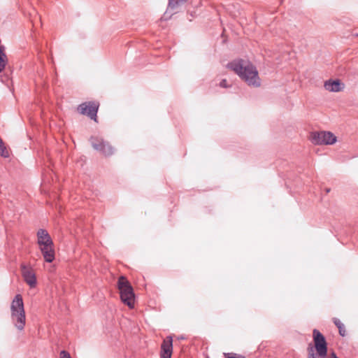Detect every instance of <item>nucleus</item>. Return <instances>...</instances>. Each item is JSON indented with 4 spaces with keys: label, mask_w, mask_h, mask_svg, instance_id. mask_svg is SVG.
Returning a JSON list of instances; mask_svg holds the SVG:
<instances>
[{
    "label": "nucleus",
    "mask_w": 358,
    "mask_h": 358,
    "mask_svg": "<svg viewBox=\"0 0 358 358\" xmlns=\"http://www.w3.org/2000/svg\"><path fill=\"white\" fill-rule=\"evenodd\" d=\"M227 66L238 75L249 86L258 87L261 85L256 67L248 61L242 59H235L228 63Z\"/></svg>",
    "instance_id": "1"
},
{
    "label": "nucleus",
    "mask_w": 358,
    "mask_h": 358,
    "mask_svg": "<svg viewBox=\"0 0 358 358\" xmlns=\"http://www.w3.org/2000/svg\"><path fill=\"white\" fill-rule=\"evenodd\" d=\"M11 320L15 327L20 331L24 329L26 323L25 311L22 296L16 294L10 305Z\"/></svg>",
    "instance_id": "2"
},
{
    "label": "nucleus",
    "mask_w": 358,
    "mask_h": 358,
    "mask_svg": "<svg viewBox=\"0 0 358 358\" xmlns=\"http://www.w3.org/2000/svg\"><path fill=\"white\" fill-rule=\"evenodd\" d=\"M314 348L309 345L308 347V358H325L327 355L328 348L325 337L317 329L313 331Z\"/></svg>",
    "instance_id": "3"
},
{
    "label": "nucleus",
    "mask_w": 358,
    "mask_h": 358,
    "mask_svg": "<svg viewBox=\"0 0 358 358\" xmlns=\"http://www.w3.org/2000/svg\"><path fill=\"white\" fill-rule=\"evenodd\" d=\"M121 301L129 308L134 306L135 294L132 286L126 277L121 275L117 280Z\"/></svg>",
    "instance_id": "4"
},
{
    "label": "nucleus",
    "mask_w": 358,
    "mask_h": 358,
    "mask_svg": "<svg viewBox=\"0 0 358 358\" xmlns=\"http://www.w3.org/2000/svg\"><path fill=\"white\" fill-rule=\"evenodd\" d=\"M310 140L315 145H333L336 142V136L331 131H313L310 134Z\"/></svg>",
    "instance_id": "5"
},
{
    "label": "nucleus",
    "mask_w": 358,
    "mask_h": 358,
    "mask_svg": "<svg viewBox=\"0 0 358 358\" xmlns=\"http://www.w3.org/2000/svg\"><path fill=\"white\" fill-rule=\"evenodd\" d=\"M90 141L93 148L100 152L102 155L108 157L113 154L114 148L108 142L105 141L102 138L92 136Z\"/></svg>",
    "instance_id": "6"
},
{
    "label": "nucleus",
    "mask_w": 358,
    "mask_h": 358,
    "mask_svg": "<svg viewBox=\"0 0 358 358\" xmlns=\"http://www.w3.org/2000/svg\"><path fill=\"white\" fill-rule=\"evenodd\" d=\"M99 104L95 101H87L80 104L78 106V111L82 114L87 115L91 120L97 122V112Z\"/></svg>",
    "instance_id": "7"
},
{
    "label": "nucleus",
    "mask_w": 358,
    "mask_h": 358,
    "mask_svg": "<svg viewBox=\"0 0 358 358\" xmlns=\"http://www.w3.org/2000/svg\"><path fill=\"white\" fill-rule=\"evenodd\" d=\"M22 275L25 282L30 287L34 288L36 285V277L31 268H29L25 265L21 266Z\"/></svg>",
    "instance_id": "8"
},
{
    "label": "nucleus",
    "mask_w": 358,
    "mask_h": 358,
    "mask_svg": "<svg viewBox=\"0 0 358 358\" xmlns=\"http://www.w3.org/2000/svg\"><path fill=\"white\" fill-rule=\"evenodd\" d=\"M38 245L45 261L48 263L52 262L55 257L54 243H48Z\"/></svg>",
    "instance_id": "9"
},
{
    "label": "nucleus",
    "mask_w": 358,
    "mask_h": 358,
    "mask_svg": "<svg viewBox=\"0 0 358 358\" xmlns=\"http://www.w3.org/2000/svg\"><path fill=\"white\" fill-rule=\"evenodd\" d=\"M173 352V339L167 336L161 345L160 358H171Z\"/></svg>",
    "instance_id": "10"
},
{
    "label": "nucleus",
    "mask_w": 358,
    "mask_h": 358,
    "mask_svg": "<svg viewBox=\"0 0 358 358\" xmlns=\"http://www.w3.org/2000/svg\"><path fill=\"white\" fill-rule=\"evenodd\" d=\"M324 87L326 90L332 92H342L345 88V84L339 79H329L324 82Z\"/></svg>",
    "instance_id": "11"
},
{
    "label": "nucleus",
    "mask_w": 358,
    "mask_h": 358,
    "mask_svg": "<svg viewBox=\"0 0 358 358\" xmlns=\"http://www.w3.org/2000/svg\"><path fill=\"white\" fill-rule=\"evenodd\" d=\"M37 243L38 245H42L45 243H52V239L48 231L43 229H40L37 231Z\"/></svg>",
    "instance_id": "12"
},
{
    "label": "nucleus",
    "mask_w": 358,
    "mask_h": 358,
    "mask_svg": "<svg viewBox=\"0 0 358 358\" xmlns=\"http://www.w3.org/2000/svg\"><path fill=\"white\" fill-rule=\"evenodd\" d=\"M5 49L3 45H0V73L6 69L8 62Z\"/></svg>",
    "instance_id": "13"
},
{
    "label": "nucleus",
    "mask_w": 358,
    "mask_h": 358,
    "mask_svg": "<svg viewBox=\"0 0 358 358\" xmlns=\"http://www.w3.org/2000/svg\"><path fill=\"white\" fill-rule=\"evenodd\" d=\"M333 322L334 324L338 327L339 334L341 336H345V329L344 324L341 322V320L336 317L333 318Z\"/></svg>",
    "instance_id": "14"
},
{
    "label": "nucleus",
    "mask_w": 358,
    "mask_h": 358,
    "mask_svg": "<svg viewBox=\"0 0 358 358\" xmlns=\"http://www.w3.org/2000/svg\"><path fill=\"white\" fill-rule=\"evenodd\" d=\"M187 0H169L168 10H174Z\"/></svg>",
    "instance_id": "15"
},
{
    "label": "nucleus",
    "mask_w": 358,
    "mask_h": 358,
    "mask_svg": "<svg viewBox=\"0 0 358 358\" xmlns=\"http://www.w3.org/2000/svg\"><path fill=\"white\" fill-rule=\"evenodd\" d=\"M0 155L3 157H8V152L4 146L2 139L0 138Z\"/></svg>",
    "instance_id": "16"
},
{
    "label": "nucleus",
    "mask_w": 358,
    "mask_h": 358,
    "mask_svg": "<svg viewBox=\"0 0 358 358\" xmlns=\"http://www.w3.org/2000/svg\"><path fill=\"white\" fill-rule=\"evenodd\" d=\"M60 358H71V357L68 352L62 350L60 352Z\"/></svg>",
    "instance_id": "17"
},
{
    "label": "nucleus",
    "mask_w": 358,
    "mask_h": 358,
    "mask_svg": "<svg viewBox=\"0 0 358 358\" xmlns=\"http://www.w3.org/2000/svg\"><path fill=\"white\" fill-rule=\"evenodd\" d=\"M227 80L223 79L220 83V86L222 87H227Z\"/></svg>",
    "instance_id": "18"
},
{
    "label": "nucleus",
    "mask_w": 358,
    "mask_h": 358,
    "mask_svg": "<svg viewBox=\"0 0 358 358\" xmlns=\"http://www.w3.org/2000/svg\"><path fill=\"white\" fill-rule=\"evenodd\" d=\"M224 355L226 356L225 358H245V357H243V356H241L239 357H236V355L229 356V354H227V353H224Z\"/></svg>",
    "instance_id": "19"
},
{
    "label": "nucleus",
    "mask_w": 358,
    "mask_h": 358,
    "mask_svg": "<svg viewBox=\"0 0 358 358\" xmlns=\"http://www.w3.org/2000/svg\"><path fill=\"white\" fill-rule=\"evenodd\" d=\"M331 358H338V357H337L336 354L334 352H333L331 354Z\"/></svg>",
    "instance_id": "20"
},
{
    "label": "nucleus",
    "mask_w": 358,
    "mask_h": 358,
    "mask_svg": "<svg viewBox=\"0 0 358 358\" xmlns=\"http://www.w3.org/2000/svg\"><path fill=\"white\" fill-rule=\"evenodd\" d=\"M329 191H330V189H328V188H327V189H326V192H327V193H328V192H329Z\"/></svg>",
    "instance_id": "21"
},
{
    "label": "nucleus",
    "mask_w": 358,
    "mask_h": 358,
    "mask_svg": "<svg viewBox=\"0 0 358 358\" xmlns=\"http://www.w3.org/2000/svg\"><path fill=\"white\" fill-rule=\"evenodd\" d=\"M357 36H358V34H357Z\"/></svg>",
    "instance_id": "22"
}]
</instances>
